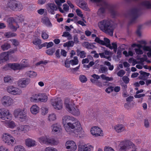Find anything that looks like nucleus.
Wrapping results in <instances>:
<instances>
[{"mask_svg":"<svg viewBox=\"0 0 151 151\" xmlns=\"http://www.w3.org/2000/svg\"><path fill=\"white\" fill-rule=\"evenodd\" d=\"M62 122L66 131L69 134H73L74 130L77 132L81 130L80 122L76 118L71 116L65 115L62 119Z\"/></svg>","mask_w":151,"mask_h":151,"instance_id":"f257e3e1","label":"nucleus"},{"mask_svg":"<svg viewBox=\"0 0 151 151\" xmlns=\"http://www.w3.org/2000/svg\"><path fill=\"white\" fill-rule=\"evenodd\" d=\"M98 25L101 30L110 36L113 35L114 28L110 20L106 19L103 20L99 23Z\"/></svg>","mask_w":151,"mask_h":151,"instance_id":"f03ea898","label":"nucleus"},{"mask_svg":"<svg viewBox=\"0 0 151 151\" xmlns=\"http://www.w3.org/2000/svg\"><path fill=\"white\" fill-rule=\"evenodd\" d=\"M13 115L14 117L21 122H24L27 119V111L24 109H18L15 110Z\"/></svg>","mask_w":151,"mask_h":151,"instance_id":"7ed1b4c3","label":"nucleus"},{"mask_svg":"<svg viewBox=\"0 0 151 151\" xmlns=\"http://www.w3.org/2000/svg\"><path fill=\"white\" fill-rule=\"evenodd\" d=\"M1 139L4 143L8 145H12L16 143L15 138L8 133H3L2 135Z\"/></svg>","mask_w":151,"mask_h":151,"instance_id":"20e7f679","label":"nucleus"},{"mask_svg":"<svg viewBox=\"0 0 151 151\" xmlns=\"http://www.w3.org/2000/svg\"><path fill=\"white\" fill-rule=\"evenodd\" d=\"M135 147L134 144L129 140H124L121 142L119 145V151H126Z\"/></svg>","mask_w":151,"mask_h":151,"instance_id":"39448f33","label":"nucleus"},{"mask_svg":"<svg viewBox=\"0 0 151 151\" xmlns=\"http://www.w3.org/2000/svg\"><path fill=\"white\" fill-rule=\"evenodd\" d=\"M51 104L56 110H60L63 108V101L60 98L52 99L51 100Z\"/></svg>","mask_w":151,"mask_h":151,"instance_id":"423d86ee","label":"nucleus"},{"mask_svg":"<svg viewBox=\"0 0 151 151\" xmlns=\"http://www.w3.org/2000/svg\"><path fill=\"white\" fill-rule=\"evenodd\" d=\"M92 1L98 2L102 7H101L98 11V14L100 17L103 16L104 13L105 9L107 7V4L102 0H91Z\"/></svg>","mask_w":151,"mask_h":151,"instance_id":"0eeeda50","label":"nucleus"},{"mask_svg":"<svg viewBox=\"0 0 151 151\" xmlns=\"http://www.w3.org/2000/svg\"><path fill=\"white\" fill-rule=\"evenodd\" d=\"M0 118L3 120H10L12 115L8 109L2 108L0 110Z\"/></svg>","mask_w":151,"mask_h":151,"instance_id":"6e6552de","label":"nucleus"},{"mask_svg":"<svg viewBox=\"0 0 151 151\" xmlns=\"http://www.w3.org/2000/svg\"><path fill=\"white\" fill-rule=\"evenodd\" d=\"M1 104L5 106H11L13 102V99L9 96H4L1 99Z\"/></svg>","mask_w":151,"mask_h":151,"instance_id":"1a4fd4ad","label":"nucleus"},{"mask_svg":"<svg viewBox=\"0 0 151 151\" xmlns=\"http://www.w3.org/2000/svg\"><path fill=\"white\" fill-rule=\"evenodd\" d=\"M64 104L65 109L68 111L75 105L73 100L68 98L65 99Z\"/></svg>","mask_w":151,"mask_h":151,"instance_id":"9d476101","label":"nucleus"},{"mask_svg":"<svg viewBox=\"0 0 151 151\" xmlns=\"http://www.w3.org/2000/svg\"><path fill=\"white\" fill-rule=\"evenodd\" d=\"M6 89L8 93L14 95H20L22 92L21 90L12 86H9L7 87Z\"/></svg>","mask_w":151,"mask_h":151,"instance_id":"9b49d317","label":"nucleus"},{"mask_svg":"<svg viewBox=\"0 0 151 151\" xmlns=\"http://www.w3.org/2000/svg\"><path fill=\"white\" fill-rule=\"evenodd\" d=\"M91 132L92 134L95 137L103 136L102 130L98 127H94L91 128Z\"/></svg>","mask_w":151,"mask_h":151,"instance_id":"f8f14e48","label":"nucleus"},{"mask_svg":"<svg viewBox=\"0 0 151 151\" xmlns=\"http://www.w3.org/2000/svg\"><path fill=\"white\" fill-rule=\"evenodd\" d=\"M25 144L28 147H34L37 145V142L32 139L28 138L25 140Z\"/></svg>","mask_w":151,"mask_h":151,"instance_id":"ddd939ff","label":"nucleus"},{"mask_svg":"<svg viewBox=\"0 0 151 151\" xmlns=\"http://www.w3.org/2000/svg\"><path fill=\"white\" fill-rule=\"evenodd\" d=\"M30 80L28 78H22L19 80L17 82V84L18 86L21 88H24L29 83Z\"/></svg>","mask_w":151,"mask_h":151,"instance_id":"4468645a","label":"nucleus"},{"mask_svg":"<svg viewBox=\"0 0 151 151\" xmlns=\"http://www.w3.org/2000/svg\"><path fill=\"white\" fill-rule=\"evenodd\" d=\"M138 10L137 8L132 9L131 12V16L132 19L130 21V23H135L137 18L138 17Z\"/></svg>","mask_w":151,"mask_h":151,"instance_id":"2eb2a0df","label":"nucleus"},{"mask_svg":"<svg viewBox=\"0 0 151 151\" xmlns=\"http://www.w3.org/2000/svg\"><path fill=\"white\" fill-rule=\"evenodd\" d=\"M66 148L69 149H70L72 151H74L77 149V145L75 142L73 141H68L65 144Z\"/></svg>","mask_w":151,"mask_h":151,"instance_id":"dca6fc26","label":"nucleus"},{"mask_svg":"<svg viewBox=\"0 0 151 151\" xmlns=\"http://www.w3.org/2000/svg\"><path fill=\"white\" fill-rule=\"evenodd\" d=\"M93 147L89 144L80 145L78 148V151H91Z\"/></svg>","mask_w":151,"mask_h":151,"instance_id":"f3484780","label":"nucleus"},{"mask_svg":"<svg viewBox=\"0 0 151 151\" xmlns=\"http://www.w3.org/2000/svg\"><path fill=\"white\" fill-rule=\"evenodd\" d=\"M104 41L101 40L99 37H96L95 40V41L100 44L106 46L108 44H110V41L109 39L105 37L104 38Z\"/></svg>","mask_w":151,"mask_h":151,"instance_id":"a211bd4d","label":"nucleus"},{"mask_svg":"<svg viewBox=\"0 0 151 151\" xmlns=\"http://www.w3.org/2000/svg\"><path fill=\"white\" fill-rule=\"evenodd\" d=\"M9 55L8 52H4L0 55V64L7 61L9 59Z\"/></svg>","mask_w":151,"mask_h":151,"instance_id":"6ab92c4d","label":"nucleus"},{"mask_svg":"<svg viewBox=\"0 0 151 151\" xmlns=\"http://www.w3.org/2000/svg\"><path fill=\"white\" fill-rule=\"evenodd\" d=\"M76 3L78 6L85 11L89 10L87 3L85 1L82 2L81 0H76Z\"/></svg>","mask_w":151,"mask_h":151,"instance_id":"aec40b11","label":"nucleus"},{"mask_svg":"<svg viewBox=\"0 0 151 151\" xmlns=\"http://www.w3.org/2000/svg\"><path fill=\"white\" fill-rule=\"evenodd\" d=\"M30 126L26 125H20L17 128V129L19 131L23 132L24 133L30 131Z\"/></svg>","mask_w":151,"mask_h":151,"instance_id":"412c9836","label":"nucleus"},{"mask_svg":"<svg viewBox=\"0 0 151 151\" xmlns=\"http://www.w3.org/2000/svg\"><path fill=\"white\" fill-rule=\"evenodd\" d=\"M47 6L49 8L48 11L51 14H55V11H56L57 7L53 3H48Z\"/></svg>","mask_w":151,"mask_h":151,"instance_id":"4be33fe9","label":"nucleus"},{"mask_svg":"<svg viewBox=\"0 0 151 151\" xmlns=\"http://www.w3.org/2000/svg\"><path fill=\"white\" fill-rule=\"evenodd\" d=\"M68 112L73 115L76 116H79L80 114L79 109L75 105Z\"/></svg>","mask_w":151,"mask_h":151,"instance_id":"5701e85b","label":"nucleus"},{"mask_svg":"<svg viewBox=\"0 0 151 151\" xmlns=\"http://www.w3.org/2000/svg\"><path fill=\"white\" fill-rule=\"evenodd\" d=\"M48 137V136L44 135L39 137L38 140L41 144L47 145Z\"/></svg>","mask_w":151,"mask_h":151,"instance_id":"b1692460","label":"nucleus"},{"mask_svg":"<svg viewBox=\"0 0 151 151\" xmlns=\"http://www.w3.org/2000/svg\"><path fill=\"white\" fill-rule=\"evenodd\" d=\"M114 129L118 133H120L124 130V126L122 124H118L114 127Z\"/></svg>","mask_w":151,"mask_h":151,"instance_id":"393cba45","label":"nucleus"},{"mask_svg":"<svg viewBox=\"0 0 151 151\" xmlns=\"http://www.w3.org/2000/svg\"><path fill=\"white\" fill-rule=\"evenodd\" d=\"M30 111L32 114L35 115L39 111V108L36 105H33L30 108Z\"/></svg>","mask_w":151,"mask_h":151,"instance_id":"a878e982","label":"nucleus"},{"mask_svg":"<svg viewBox=\"0 0 151 151\" xmlns=\"http://www.w3.org/2000/svg\"><path fill=\"white\" fill-rule=\"evenodd\" d=\"M38 95H39L38 98V101L41 102H45L47 101V97L45 94H38Z\"/></svg>","mask_w":151,"mask_h":151,"instance_id":"bb28decb","label":"nucleus"},{"mask_svg":"<svg viewBox=\"0 0 151 151\" xmlns=\"http://www.w3.org/2000/svg\"><path fill=\"white\" fill-rule=\"evenodd\" d=\"M19 64L20 69L29 66L28 61L27 60L25 59H23L21 62V63Z\"/></svg>","mask_w":151,"mask_h":151,"instance_id":"cd10ccee","label":"nucleus"},{"mask_svg":"<svg viewBox=\"0 0 151 151\" xmlns=\"http://www.w3.org/2000/svg\"><path fill=\"white\" fill-rule=\"evenodd\" d=\"M55 2L58 6L57 8L58 9L59 11L61 13H63L64 11L60 7L62 4L65 2V0H55Z\"/></svg>","mask_w":151,"mask_h":151,"instance_id":"c85d7f7f","label":"nucleus"},{"mask_svg":"<svg viewBox=\"0 0 151 151\" xmlns=\"http://www.w3.org/2000/svg\"><path fill=\"white\" fill-rule=\"evenodd\" d=\"M42 22L45 24L47 27H52V24L50 22L48 18L46 17H45L42 19Z\"/></svg>","mask_w":151,"mask_h":151,"instance_id":"c756f323","label":"nucleus"},{"mask_svg":"<svg viewBox=\"0 0 151 151\" xmlns=\"http://www.w3.org/2000/svg\"><path fill=\"white\" fill-rule=\"evenodd\" d=\"M59 143L58 140H56L53 138H50L48 137L47 144L51 145H57Z\"/></svg>","mask_w":151,"mask_h":151,"instance_id":"7c9ffc66","label":"nucleus"},{"mask_svg":"<svg viewBox=\"0 0 151 151\" xmlns=\"http://www.w3.org/2000/svg\"><path fill=\"white\" fill-rule=\"evenodd\" d=\"M52 131L54 132H59L61 130L60 126L57 124H54L52 126Z\"/></svg>","mask_w":151,"mask_h":151,"instance_id":"2f4dec72","label":"nucleus"},{"mask_svg":"<svg viewBox=\"0 0 151 151\" xmlns=\"http://www.w3.org/2000/svg\"><path fill=\"white\" fill-rule=\"evenodd\" d=\"M15 3L16 2L15 1L9 2L7 4V8H9L12 10L14 11L15 10Z\"/></svg>","mask_w":151,"mask_h":151,"instance_id":"473e14b6","label":"nucleus"},{"mask_svg":"<svg viewBox=\"0 0 151 151\" xmlns=\"http://www.w3.org/2000/svg\"><path fill=\"white\" fill-rule=\"evenodd\" d=\"M82 45L86 48L89 49H93L95 47V46L92 44L86 42H83Z\"/></svg>","mask_w":151,"mask_h":151,"instance_id":"72a5a7b5","label":"nucleus"},{"mask_svg":"<svg viewBox=\"0 0 151 151\" xmlns=\"http://www.w3.org/2000/svg\"><path fill=\"white\" fill-rule=\"evenodd\" d=\"M11 47V45L8 41L6 42L1 46V48L3 51L7 50Z\"/></svg>","mask_w":151,"mask_h":151,"instance_id":"f704fd0d","label":"nucleus"},{"mask_svg":"<svg viewBox=\"0 0 151 151\" xmlns=\"http://www.w3.org/2000/svg\"><path fill=\"white\" fill-rule=\"evenodd\" d=\"M142 6L147 8H151V1H144L141 3Z\"/></svg>","mask_w":151,"mask_h":151,"instance_id":"c9c22d12","label":"nucleus"},{"mask_svg":"<svg viewBox=\"0 0 151 151\" xmlns=\"http://www.w3.org/2000/svg\"><path fill=\"white\" fill-rule=\"evenodd\" d=\"M139 73L141 74L140 76H139V78L144 80H146L147 77L150 75L149 73H147L142 71H140Z\"/></svg>","mask_w":151,"mask_h":151,"instance_id":"e433bc0d","label":"nucleus"},{"mask_svg":"<svg viewBox=\"0 0 151 151\" xmlns=\"http://www.w3.org/2000/svg\"><path fill=\"white\" fill-rule=\"evenodd\" d=\"M77 55L81 58H84L86 56V53L84 51H81L79 50H77Z\"/></svg>","mask_w":151,"mask_h":151,"instance_id":"4c0bfd02","label":"nucleus"},{"mask_svg":"<svg viewBox=\"0 0 151 151\" xmlns=\"http://www.w3.org/2000/svg\"><path fill=\"white\" fill-rule=\"evenodd\" d=\"M14 151H26V150L24 146L18 145L14 146Z\"/></svg>","mask_w":151,"mask_h":151,"instance_id":"58836bf2","label":"nucleus"},{"mask_svg":"<svg viewBox=\"0 0 151 151\" xmlns=\"http://www.w3.org/2000/svg\"><path fill=\"white\" fill-rule=\"evenodd\" d=\"M10 69H12L14 70L20 69V65L18 63H10Z\"/></svg>","mask_w":151,"mask_h":151,"instance_id":"ea45409f","label":"nucleus"},{"mask_svg":"<svg viewBox=\"0 0 151 151\" xmlns=\"http://www.w3.org/2000/svg\"><path fill=\"white\" fill-rule=\"evenodd\" d=\"M15 10L14 11H20L23 8V6L21 3L19 2H16Z\"/></svg>","mask_w":151,"mask_h":151,"instance_id":"a19ab883","label":"nucleus"},{"mask_svg":"<svg viewBox=\"0 0 151 151\" xmlns=\"http://www.w3.org/2000/svg\"><path fill=\"white\" fill-rule=\"evenodd\" d=\"M78 62V57L76 56L74 57L73 59L70 60V63L72 65H77Z\"/></svg>","mask_w":151,"mask_h":151,"instance_id":"79ce46f5","label":"nucleus"},{"mask_svg":"<svg viewBox=\"0 0 151 151\" xmlns=\"http://www.w3.org/2000/svg\"><path fill=\"white\" fill-rule=\"evenodd\" d=\"M56 115L54 113L50 114L48 116V120L50 122H52L55 120L56 119Z\"/></svg>","mask_w":151,"mask_h":151,"instance_id":"37998d69","label":"nucleus"},{"mask_svg":"<svg viewBox=\"0 0 151 151\" xmlns=\"http://www.w3.org/2000/svg\"><path fill=\"white\" fill-rule=\"evenodd\" d=\"M16 33L11 32H6L4 34V36L7 38L13 37L16 36Z\"/></svg>","mask_w":151,"mask_h":151,"instance_id":"c03bdc74","label":"nucleus"},{"mask_svg":"<svg viewBox=\"0 0 151 151\" xmlns=\"http://www.w3.org/2000/svg\"><path fill=\"white\" fill-rule=\"evenodd\" d=\"M7 22L9 26L13 24L14 22L17 24L15 19L12 17L8 18L7 20Z\"/></svg>","mask_w":151,"mask_h":151,"instance_id":"a18cd8bd","label":"nucleus"},{"mask_svg":"<svg viewBox=\"0 0 151 151\" xmlns=\"http://www.w3.org/2000/svg\"><path fill=\"white\" fill-rule=\"evenodd\" d=\"M39 95L38 94H35L32 96V97L30 98V100L31 102H36L38 101V98Z\"/></svg>","mask_w":151,"mask_h":151,"instance_id":"49530a36","label":"nucleus"},{"mask_svg":"<svg viewBox=\"0 0 151 151\" xmlns=\"http://www.w3.org/2000/svg\"><path fill=\"white\" fill-rule=\"evenodd\" d=\"M74 42L72 41H68V42H67L66 43H64L63 44V46L64 47H73V45H74Z\"/></svg>","mask_w":151,"mask_h":151,"instance_id":"de8ad7c7","label":"nucleus"},{"mask_svg":"<svg viewBox=\"0 0 151 151\" xmlns=\"http://www.w3.org/2000/svg\"><path fill=\"white\" fill-rule=\"evenodd\" d=\"M28 76L30 77L34 78L37 76V73L34 71H29L27 72V73Z\"/></svg>","mask_w":151,"mask_h":151,"instance_id":"09e8293b","label":"nucleus"},{"mask_svg":"<svg viewBox=\"0 0 151 151\" xmlns=\"http://www.w3.org/2000/svg\"><path fill=\"white\" fill-rule=\"evenodd\" d=\"M62 36L64 37H67L68 40H71L72 39V37L71 35L68 32H64L63 33Z\"/></svg>","mask_w":151,"mask_h":151,"instance_id":"8fccbe9b","label":"nucleus"},{"mask_svg":"<svg viewBox=\"0 0 151 151\" xmlns=\"http://www.w3.org/2000/svg\"><path fill=\"white\" fill-rule=\"evenodd\" d=\"M79 79L82 83H85L87 81V78L83 75H80L79 77Z\"/></svg>","mask_w":151,"mask_h":151,"instance_id":"3c124183","label":"nucleus"},{"mask_svg":"<svg viewBox=\"0 0 151 151\" xmlns=\"http://www.w3.org/2000/svg\"><path fill=\"white\" fill-rule=\"evenodd\" d=\"M43 151H58V150L53 147L49 146L45 148Z\"/></svg>","mask_w":151,"mask_h":151,"instance_id":"603ef678","label":"nucleus"},{"mask_svg":"<svg viewBox=\"0 0 151 151\" xmlns=\"http://www.w3.org/2000/svg\"><path fill=\"white\" fill-rule=\"evenodd\" d=\"M104 64L109 67V70H112L114 68V66L113 65H111V63L107 61H105L104 62Z\"/></svg>","mask_w":151,"mask_h":151,"instance_id":"864d4df0","label":"nucleus"},{"mask_svg":"<svg viewBox=\"0 0 151 151\" xmlns=\"http://www.w3.org/2000/svg\"><path fill=\"white\" fill-rule=\"evenodd\" d=\"M41 37L44 40H46L48 38L49 35L46 33V31H43L42 33Z\"/></svg>","mask_w":151,"mask_h":151,"instance_id":"5fc2aeb1","label":"nucleus"},{"mask_svg":"<svg viewBox=\"0 0 151 151\" xmlns=\"http://www.w3.org/2000/svg\"><path fill=\"white\" fill-rule=\"evenodd\" d=\"M48 109L46 107H43L41 108V113L42 115H46L48 113Z\"/></svg>","mask_w":151,"mask_h":151,"instance_id":"6e6d98bb","label":"nucleus"},{"mask_svg":"<svg viewBox=\"0 0 151 151\" xmlns=\"http://www.w3.org/2000/svg\"><path fill=\"white\" fill-rule=\"evenodd\" d=\"M55 49L54 48H52L51 49H49L47 50L46 51V53L49 55H52L55 52Z\"/></svg>","mask_w":151,"mask_h":151,"instance_id":"4d7b16f0","label":"nucleus"},{"mask_svg":"<svg viewBox=\"0 0 151 151\" xmlns=\"http://www.w3.org/2000/svg\"><path fill=\"white\" fill-rule=\"evenodd\" d=\"M15 19L17 23V22H21L24 21L23 17L22 15L15 17Z\"/></svg>","mask_w":151,"mask_h":151,"instance_id":"13d9d810","label":"nucleus"},{"mask_svg":"<svg viewBox=\"0 0 151 151\" xmlns=\"http://www.w3.org/2000/svg\"><path fill=\"white\" fill-rule=\"evenodd\" d=\"M8 126L10 128H13L16 126L14 122L13 121L8 122Z\"/></svg>","mask_w":151,"mask_h":151,"instance_id":"bf43d9fd","label":"nucleus"},{"mask_svg":"<svg viewBox=\"0 0 151 151\" xmlns=\"http://www.w3.org/2000/svg\"><path fill=\"white\" fill-rule=\"evenodd\" d=\"M123 54L126 57H128L129 56H132L133 55V53L131 51H129L128 52L126 51H124L123 52Z\"/></svg>","mask_w":151,"mask_h":151,"instance_id":"052dcab7","label":"nucleus"},{"mask_svg":"<svg viewBox=\"0 0 151 151\" xmlns=\"http://www.w3.org/2000/svg\"><path fill=\"white\" fill-rule=\"evenodd\" d=\"M9 27L13 31H16L17 30V29L19 27V26L17 24L16 26H14L13 24L9 26Z\"/></svg>","mask_w":151,"mask_h":151,"instance_id":"680f3d73","label":"nucleus"},{"mask_svg":"<svg viewBox=\"0 0 151 151\" xmlns=\"http://www.w3.org/2000/svg\"><path fill=\"white\" fill-rule=\"evenodd\" d=\"M107 70V68L104 66L101 67L99 70L100 72L101 73H105Z\"/></svg>","mask_w":151,"mask_h":151,"instance_id":"e2e57ef3","label":"nucleus"},{"mask_svg":"<svg viewBox=\"0 0 151 151\" xmlns=\"http://www.w3.org/2000/svg\"><path fill=\"white\" fill-rule=\"evenodd\" d=\"M125 72L123 70H120L117 73L118 76L122 77L125 74Z\"/></svg>","mask_w":151,"mask_h":151,"instance_id":"0e129e2a","label":"nucleus"},{"mask_svg":"<svg viewBox=\"0 0 151 151\" xmlns=\"http://www.w3.org/2000/svg\"><path fill=\"white\" fill-rule=\"evenodd\" d=\"M9 40L11 42L13 45L15 46H17L19 44V42L16 40L11 39Z\"/></svg>","mask_w":151,"mask_h":151,"instance_id":"69168bd1","label":"nucleus"},{"mask_svg":"<svg viewBox=\"0 0 151 151\" xmlns=\"http://www.w3.org/2000/svg\"><path fill=\"white\" fill-rule=\"evenodd\" d=\"M114 90V87L112 86H109L106 88L105 90V91L107 93H109Z\"/></svg>","mask_w":151,"mask_h":151,"instance_id":"338daca9","label":"nucleus"},{"mask_svg":"<svg viewBox=\"0 0 151 151\" xmlns=\"http://www.w3.org/2000/svg\"><path fill=\"white\" fill-rule=\"evenodd\" d=\"M104 151H114V150L111 147L109 146H106L104 147Z\"/></svg>","mask_w":151,"mask_h":151,"instance_id":"774afa93","label":"nucleus"}]
</instances>
